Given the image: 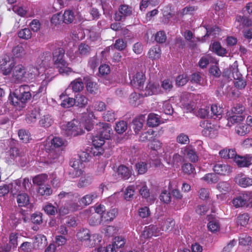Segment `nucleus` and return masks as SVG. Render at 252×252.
Instances as JSON below:
<instances>
[{
	"label": "nucleus",
	"instance_id": "f257e3e1",
	"mask_svg": "<svg viewBox=\"0 0 252 252\" xmlns=\"http://www.w3.org/2000/svg\"><path fill=\"white\" fill-rule=\"evenodd\" d=\"M88 117L84 116L81 123L77 120L74 119L70 122H65L61 125V128L63 134L67 137H74L82 134L84 132V127L88 131L91 130L94 126L93 119L95 117L91 108L87 109Z\"/></svg>",
	"mask_w": 252,
	"mask_h": 252
},
{
	"label": "nucleus",
	"instance_id": "f03ea898",
	"mask_svg": "<svg viewBox=\"0 0 252 252\" xmlns=\"http://www.w3.org/2000/svg\"><path fill=\"white\" fill-rule=\"evenodd\" d=\"M64 144V141L61 137H55L52 139L48 138L44 144V147L46 152L49 151L48 155V159L46 162L48 163L56 162L59 158V155L55 152L53 148L61 147Z\"/></svg>",
	"mask_w": 252,
	"mask_h": 252
},
{
	"label": "nucleus",
	"instance_id": "7ed1b4c3",
	"mask_svg": "<svg viewBox=\"0 0 252 252\" xmlns=\"http://www.w3.org/2000/svg\"><path fill=\"white\" fill-rule=\"evenodd\" d=\"M64 53L65 51L63 48H56L53 52V60L60 73L68 74L72 72V69L68 67L67 63L63 59Z\"/></svg>",
	"mask_w": 252,
	"mask_h": 252
},
{
	"label": "nucleus",
	"instance_id": "20e7f679",
	"mask_svg": "<svg viewBox=\"0 0 252 252\" xmlns=\"http://www.w3.org/2000/svg\"><path fill=\"white\" fill-rule=\"evenodd\" d=\"M78 240L84 243V245L89 247H94L101 241L102 237L97 234L90 235V230L88 229H80L77 234Z\"/></svg>",
	"mask_w": 252,
	"mask_h": 252
},
{
	"label": "nucleus",
	"instance_id": "39448f33",
	"mask_svg": "<svg viewBox=\"0 0 252 252\" xmlns=\"http://www.w3.org/2000/svg\"><path fill=\"white\" fill-rule=\"evenodd\" d=\"M245 110V107L241 104L237 105L232 108L230 111L227 112V117L228 122L232 124H238L243 121L245 116L243 113Z\"/></svg>",
	"mask_w": 252,
	"mask_h": 252
},
{
	"label": "nucleus",
	"instance_id": "423d86ee",
	"mask_svg": "<svg viewBox=\"0 0 252 252\" xmlns=\"http://www.w3.org/2000/svg\"><path fill=\"white\" fill-rule=\"evenodd\" d=\"M136 188L138 189L141 195L146 198L147 201L152 204L156 199V197L154 195H150L149 190L146 185V183L142 181H138L135 183Z\"/></svg>",
	"mask_w": 252,
	"mask_h": 252
},
{
	"label": "nucleus",
	"instance_id": "0eeeda50",
	"mask_svg": "<svg viewBox=\"0 0 252 252\" xmlns=\"http://www.w3.org/2000/svg\"><path fill=\"white\" fill-rule=\"evenodd\" d=\"M162 234L161 230L156 225H150L148 226H146L140 236L141 241L143 243H144V240L151 238L153 236H158Z\"/></svg>",
	"mask_w": 252,
	"mask_h": 252
},
{
	"label": "nucleus",
	"instance_id": "6e6552de",
	"mask_svg": "<svg viewBox=\"0 0 252 252\" xmlns=\"http://www.w3.org/2000/svg\"><path fill=\"white\" fill-rule=\"evenodd\" d=\"M96 133L105 140L110 139L111 134L113 133V130L111 125L107 123H99L96 125Z\"/></svg>",
	"mask_w": 252,
	"mask_h": 252
},
{
	"label": "nucleus",
	"instance_id": "1a4fd4ad",
	"mask_svg": "<svg viewBox=\"0 0 252 252\" xmlns=\"http://www.w3.org/2000/svg\"><path fill=\"white\" fill-rule=\"evenodd\" d=\"M200 126L203 128L202 133L206 136H213L216 133L218 126L212 124L208 120H202L200 123Z\"/></svg>",
	"mask_w": 252,
	"mask_h": 252
},
{
	"label": "nucleus",
	"instance_id": "9d476101",
	"mask_svg": "<svg viewBox=\"0 0 252 252\" xmlns=\"http://www.w3.org/2000/svg\"><path fill=\"white\" fill-rule=\"evenodd\" d=\"M251 194L248 192H241L232 200V204L236 208L242 207L246 205L251 201Z\"/></svg>",
	"mask_w": 252,
	"mask_h": 252
},
{
	"label": "nucleus",
	"instance_id": "9b49d317",
	"mask_svg": "<svg viewBox=\"0 0 252 252\" xmlns=\"http://www.w3.org/2000/svg\"><path fill=\"white\" fill-rule=\"evenodd\" d=\"M83 88L84 83L82 79L78 78L72 81L64 93L61 94H67L70 93V90H72V93H79L83 90Z\"/></svg>",
	"mask_w": 252,
	"mask_h": 252
},
{
	"label": "nucleus",
	"instance_id": "f8f14e48",
	"mask_svg": "<svg viewBox=\"0 0 252 252\" xmlns=\"http://www.w3.org/2000/svg\"><path fill=\"white\" fill-rule=\"evenodd\" d=\"M130 84L135 89H141L143 88L145 82V76L142 72H137L132 77L129 76Z\"/></svg>",
	"mask_w": 252,
	"mask_h": 252
},
{
	"label": "nucleus",
	"instance_id": "ddd939ff",
	"mask_svg": "<svg viewBox=\"0 0 252 252\" xmlns=\"http://www.w3.org/2000/svg\"><path fill=\"white\" fill-rule=\"evenodd\" d=\"M32 95H9V100L13 105L19 108L25 107V104L30 100Z\"/></svg>",
	"mask_w": 252,
	"mask_h": 252
},
{
	"label": "nucleus",
	"instance_id": "4468645a",
	"mask_svg": "<svg viewBox=\"0 0 252 252\" xmlns=\"http://www.w3.org/2000/svg\"><path fill=\"white\" fill-rule=\"evenodd\" d=\"M183 158L178 153L174 154L172 157H168L166 153L165 154L164 160L166 163L173 168H178L183 161Z\"/></svg>",
	"mask_w": 252,
	"mask_h": 252
},
{
	"label": "nucleus",
	"instance_id": "2eb2a0df",
	"mask_svg": "<svg viewBox=\"0 0 252 252\" xmlns=\"http://www.w3.org/2000/svg\"><path fill=\"white\" fill-rule=\"evenodd\" d=\"M13 76L17 81L26 80V71L25 67L21 64L15 65L12 69Z\"/></svg>",
	"mask_w": 252,
	"mask_h": 252
},
{
	"label": "nucleus",
	"instance_id": "dca6fc26",
	"mask_svg": "<svg viewBox=\"0 0 252 252\" xmlns=\"http://www.w3.org/2000/svg\"><path fill=\"white\" fill-rule=\"evenodd\" d=\"M214 172L220 175H226L231 172V168L227 164L223 163H216L213 168Z\"/></svg>",
	"mask_w": 252,
	"mask_h": 252
},
{
	"label": "nucleus",
	"instance_id": "f3484780",
	"mask_svg": "<svg viewBox=\"0 0 252 252\" xmlns=\"http://www.w3.org/2000/svg\"><path fill=\"white\" fill-rule=\"evenodd\" d=\"M235 25L236 28L240 30L244 27H250L252 25V21L245 16L237 15L236 17Z\"/></svg>",
	"mask_w": 252,
	"mask_h": 252
},
{
	"label": "nucleus",
	"instance_id": "a211bd4d",
	"mask_svg": "<svg viewBox=\"0 0 252 252\" xmlns=\"http://www.w3.org/2000/svg\"><path fill=\"white\" fill-rule=\"evenodd\" d=\"M236 183L240 187L247 188L252 186V178L243 174H238L235 177Z\"/></svg>",
	"mask_w": 252,
	"mask_h": 252
},
{
	"label": "nucleus",
	"instance_id": "6ab92c4d",
	"mask_svg": "<svg viewBox=\"0 0 252 252\" xmlns=\"http://www.w3.org/2000/svg\"><path fill=\"white\" fill-rule=\"evenodd\" d=\"M89 157L88 154L86 153H83L82 155L80 156L79 158L73 159L70 162V165L71 167V168L77 169H81L83 167L82 161H85L88 159L87 158Z\"/></svg>",
	"mask_w": 252,
	"mask_h": 252
},
{
	"label": "nucleus",
	"instance_id": "aec40b11",
	"mask_svg": "<svg viewBox=\"0 0 252 252\" xmlns=\"http://www.w3.org/2000/svg\"><path fill=\"white\" fill-rule=\"evenodd\" d=\"M9 62V58H5L0 62V69L4 75H9L12 72V69L14 66V62L13 61H12L10 63L7 65V63Z\"/></svg>",
	"mask_w": 252,
	"mask_h": 252
},
{
	"label": "nucleus",
	"instance_id": "412c9836",
	"mask_svg": "<svg viewBox=\"0 0 252 252\" xmlns=\"http://www.w3.org/2000/svg\"><path fill=\"white\" fill-rule=\"evenodd\" d=\"M181 153L184 155L187 153L191 162H195L198 160V157L191 145L182 148Z\"/></svg>",
	"mask_w": 252,
	"mask_h": 252
},
{
	"label": "nucleus",
	"instance_id": "4be33fe9",
	"mask_svg": "<svg viewBox=\"0 0 252 252\" xmlns=\"http://www.w3.org/2000/svg\"><path fill=\"white\" fill-rule=\"evenodd\" d=\"M44 71V69L40 67V68L31 66L29 67L28 73H26V78H28L29 80H32L35 78L36 76L39 75V74L42 73Z\"/></svg>",
	"mask_w": 252,
	"mask_h": 252
},
{
	"label": "nucleus",
	"instance_id": "5701e85b",
	"mask_svg": "<svg viewBox=\"0 0 252 252\" xmlns=\"http://www.w3.org/2000/svg\"><path fill=\"white\" fill-rule=\"evenodd\" d=\"M61 101V105L63 108H69L75 104V98L69 97V95H60Z\"/></svg>",
	"mask_w": 252,
	"mask_h": 252
},
{
	"label": "nucleus",
	"instance_id": "b1692460",
	"mask_svg": "<svg viewBox=\"0 0 252 252\" xmlns=\"http://www.w3.org/2000/svg\"><path fill=\"white\" fill-rule=\"evenodd\" d=\"M117 173L120 178L125 180L128 179L131 173L130 169L124 165L119 166L117 170Z\"/></svg>",
	"mask_w": 252,
	"mask_h": 252
},
{
	"label": "nucleus",
	"instance_id": "393cba45",
	"mask_svg": "<svg viewBox=\"0 0 252 252\" xmlns=\"http://www.w3.org/2000/svg\"><path fill=\"white\" fill-rule=\"evenodd\" d=\"M164 122L159 119V116L155 114L151 113L148 115L147 120V125L151 127L158 126L160 123Z\"/></svg>",
	"mask_w": 252,
	"mask_h": 252
},
{
	"label": "nucleus",
	"instance_id": "a878e982",
	"mask_svg": "<svg viewBox=\"0 0 252 252\" xmlns=\"http://www.w3.org/2000/svg\"><path fill=\"white\" fill-rule=\"evenodd\" d=\"M52 55L50 52H46L42 54L41 57V63L40 65L44 69L45 68L49 67L51 63Z\"/></svg>",
	"mask_w": 252,
	"mask_h": 252
},
{
	"label": "nucleus",
	"instance_id": "bb28decb",
	"mask_svg": "<svg viewBox=\"0 0 252 252\" xmlns=\"http://www.w3.org/2000/svg\"><path fill=\"white\" fill-rule=\"evenodd\" d=\"M39 115V110L34 108L26 115V121L29 124L34 123L36 121L37 117Z\"/></svg>",
	"mask_w": 252,
	"mask_h": 252
},
{
	"label": "nucleus",
	"instance_id": "cd10ccee",
	"mask_svg": "<svg viewBox=\"0 0 252 252\" xmlns=\"http://www.w3.org/2000/svg\"><path fill=\"white\" fill-rule=\"evenodd\" d=\"M220 156L223 158H231L234 160L235 156L237 155L236 152L234 149H224L220 151Z\"/></svg>",
	"mask_w": 252,
	"mask_h": 252
},
{
	"label": "nucleus",
	"instance_id": "c85d7f7f",
	"mask_svg": "<svg viewBox=\"0 0 252 252\" xmlns=\"http://www.w3.org/2000/svg\"><path fill=\"white\" fill-rule=\"evenodd\" d=\"M98 194L95 192H92L83 196L80 200V204L83 205H88L90 204L94 199L97 198Z\"/></svg>",
	"mask_w": 252,
	"mask_h": 252
},
{
	"label": "nucleus",
	"instance_id": "c756f323",
	"mask_svg": "<svg viewBox=\"0 0 252 252\" xmlns=\"http://www.w3.org/2000/svg\"><path fill=\"white\" fill-rule=\"evenodd\" d=\"M54 121L50 115H45L42 116L39 121V125L43 127H48L53 124Z\"/></svg>",
	"mask_w": 252,
	"mask_h": 252
},
{
	"label": "nucleus",
	"instance_id": "7c9ffc66",
	"mask_svg": "<svg viewBox=\"0 0 252 252\" xmlns=\"http://www.w3.org/2000/svg\"><path fill=\"white\" fill-rule=\"evenodd\" d=\"M48 180V175L46 174H41L34 176L32 178V182L34 185L39 187L44 185Z\"/></svg>",
	"mask_w": 252,
	"mask_h": 252
},
{
	"label": "nucleus",
	"instance_id": "2f4dec72",
	"mask_svg": "<svg viewBox=\"0 0 252 252\" xmlns=\"http://www.w3.org/2000/svg\"><path fill=\"white\" fill-rule=\"evenodd\" d=\"M27 46L18 45L13 48L12 53L16 57L21 58L27 53Z\"/></svg>",
	"mask_w": 252,
	"mask_h": 252
},
{
	"label": "nucleus",
	"instance_id": "473e14b6",
	"mask_svg": "<svg viewBox=\"0 0 252 252\" xmlns=\"http://www.w3.org/2000/svg\"><path fill=\"white\" fill-rule=\"evenodd\" d=\"M181 98V105L186 109L187 112H191L195 108V104L194 102H187L186 100V95H183Z\"/></svg>",
	"mask_w": 252,
	"mask_h": 252
},
{
	"label": "nucleus",
	"instance_id": "72a5a7b5",
	"mask_svg": "<svg viewBox=\"0 0 252 252\" xmlns=\"http://www.w3.org/2000/svg\"><path fill=\"white\" fill-rule=\"evenodd\" d=\"M144 119L142 116L136 118L133 120V128L136 133H138L143 127Z\"/></svg>",
	"mask_w": 252,
	"mask_h": 252
},
{
	"label": "nucleus",
	"instance_id": "f704fd0d",
	"mask_svg": "<svg viewBox=\"0 0 252 252\" xmlns=\"http://www.w3.org/2000/svg\"><path fill=\"white\" fill-rule=\"evenodd\" d=\"M211 110L212 112V117H215L214 118L221 117L223 112V108L220 105L217 104H213L211 106Z\"/></svg>",
	"mask_w": 252,
	"mask_h": 252
},
{
	"label": "nucleus",
	"instance_id": "c9c22d12",
	"mask_svg": "<svg viewBox=\"0 0 252 252\" xmlns=\"http://www.w3.org/2000/svg\"><path fill=\"white\" fill-rule=\"evenodd\" d=\"M91 51V47L85 43H81L78 46V53L81 56L89 55Z\"/></svg>",
	"mask_w": 252,
	"mask_h": 252
},
{
	"label": "nucleus",
	"instance_id": "e433bc0d",
	"mask_svg": "<svg viewBox=\"0 0 252 252\" xmlns=\"http://www.w3.org/2000/svg\"><path fill=\"white\" fill-rule=\"evenodd\" d=\"M104 143L105 140L96 133L93 137L92 144L95 148H100Z\"/></svg>",
	"mask_w": 252,
	"mask_h": 252
},
{
	"label": "nucleus",
	"instance_id": "4c0bfd02",
	"mask_svg": "<svg viewBox=\"0 0 252 252\" xmlns=\"http://www.w3.org/2000/svg\"><path fill=\"white\" fill-rule=\"evenodd\" d=\"M234 161L237 163L238 166L241 167H248L251 163L246 158L243 157L238 156H235Z\"/></svg>",
	"mask_w": 252,
	"mask_h": 252
},
{
	"label": "nucleus",
	"instance_id": "58836bf2",
	"mask_svg": "<svg viewBox=\"0 0 252 252\" xmlns=\"http://www.w3.org/2000/svg\"><path fill=\"white\" fill-rule=\"evenodd\" d=\"M250 217L248 214L244 213L239 215L237 218V223L241 226H246L249 221Z\"/></svg>",
	"mask_w": 252,
	"mask_h": 252
},
{
	"label": "nucleus",
	"instance_id": "ea45409f",
	"mask_svg": "<svg viewBox=\"0 0 252 252\" xmlns=\"http://www.w3.org/2000/svg\"><path fill=\"white\" fill-rule=\"evenodd\" d=\"M86 88L87 91L90 94H97L98 92V85L91 80L87 81Z\"/></svg>",
	"mask_w": 252,
	"mask_h": 252
},
{
	"label": "nucleus",
	"instance_id": "a19ab883",
	"mask_svg": "<svg viewBox=\"0 0 252 252\" xmlns=\"http://www.w3.org/2000/svg\"><path fill=\"white\" fill-rule=\"evenodd\" d=\"M9 189L13 194H16L18 191L22 190L21 181L20 180H15L11 184L8 185Z\"/></svg>",
	"mask_w": 252,
	"mask_h": 252
},
{
	"label": "nucleus",
	"instance_id": "79ce46f5",
	"mask_svg": "<svg viewBox=\"0 0 252 252\" xmlns=\"http://www.w3.org/2000/svg\"><path fill=\"white\" fill-rule=\"evenodd\" d=\"M17 201L19 206H26L29 202V196L26 193L20 194L17 196Z\"/></svg>",
	"mask_w": 252,
	"mask_h": 252
},
{
	"label": "nucleus",
	"instance_id": "37998d69",
	"mask_svg": "<svg viewBox=\"0 0 252 252\" xmlns=\"http://www.w3.org/2000/svg\"><path fill=\"white\" fill-rule=\"evenodd\" d=\"M230 70L232 72V77L234 80H239L243 77L238 68V63L237 61L234 63L230 67Z\"/></svg>",
	"mask_w": 252,
	"mask_h": 252
},
{
	"label": "nucleus",
	"instance_id": "c03bdc74",
	"mask_svg": "<svg viewBox=\"0 0 252 252\" xmlns=\"http://www.w3.org/2000/svg\"><path fill=\"white\" fill-rule=\"evenodd\" d=\"M62 17L64 23H71L74 19V12L70 10H65Z\"/></svg>",
	"mask_w": 252,
	"mask_h": 252
},
{
	"label": "nucleus",
	"instance_id": "a18cd8bd",
	"mask_svg": "<svg viewBox=\"0 0 252 252\" xmlns=\"http://www.w3.org/2000/svg\"><path fill=\"white\" fill-rule=\"evenodd\" d=\"M160 49L159 47H153L148 52L149 57L153 60L158 59L160 57Z\"/></svg>",
	"mask_w": 252,
	"mask_h": 252
},
{
	"label": "nucleus",
	"instance_id": "49530a36",
	"mask_svg": "<svg viewBox=\"0 0 252 252\" xmlns=\"http://www.w3.org/2000/svg\"><path fill=\"white\" fill-rule=\"evenodd\" d=\"M93 178L90 176H86L81 177L78 183V187L79 188H84L87 187L92 183Z\"/></svg>",
	"mask_w": 252,
	"mask_h": 252
},
{
	"label": "nucleus",
	"instance_id": "de8ad7c7",
	"mask_svg": "<svg viewBox=\"0 0 252 252\" xmlns=\"http://www.w3.org/2000/svg\"><path fill=\"white\" fill-rule=\"evenodd\" d=\"M209 231L215 233L219 231L220 229V225L217 220H210L207 225Z\"/></svg>",
	"mask_w": 252,
	"mask_h": 252
},
{
	"label": "nucleus",
	"instance_id": "09e8293b",
	"mask_svg": "<svg viewBox=\"0 0 252 252\" xmlns=\"http://www.w3.org/2000/svg\"><path fill=\"white\" fill-rule=\"evenodd\" d=\"M18 135L21 140L24 143H28L31 139V134L28 131L20 129L18 132Z\"/></svg>",
	"mask_w": 252,
	"mask_h": 252
},
{
	"label": "nucleus",
	"instance_id": "8fccbe9b",
	"mask_svg": "<svg viewBox=\"0 0 252 252\" xmlns=\"http://www.w3.org/2000/svg\"><path fill=\"white\" fill-rule=\"evenodd\" d=\"M175 222L172 218H168L161 225L160 229L161 230V232L163 231H167L172 228L174 225Z\"/></svg>",
	"mask_w": 252,
	"mask_h": 252
},
{
	"label": "nucleus",
	"instance_id": "3c124183",
	"mask_svg": "<svg viewBox=\"0 0 252 252\" xmlns=\"http://www.w3.org/2000/svg\"><path fill=\"white\" fill-rule=\"evenodd\" d=\"M202 179L209 184L215 183L219 180L218 177L214 173L207 174Z\"/></svg>",
	"mask_w": 252,
	"mask_h": 252
},
{
	"label": "nucleus",
	"instance_id": "603ef678",
	"mask_svg": "<svg viewBox=\"0 0 252 252\" xmlns=\"http://www.w3.org/2000/svg\"><path fill=\"white\" fill-rule=\"evenodd\" d=\"M127 46L126 42L123 39L119 38L115 41L113 44V47L119 51H123L126 49Z\"/></svg>",
	"mask_w": 252,
	"mask_h": 252
},
{
	"label": "nucleus",
	"instance_id": "864d4df0",
	"mask_svg": "<svg viewBox=\"0 0 252 252\" xmlns=\"http://www.w3.org/2000/svg\"><path fill=\"white\" fill-rule=\"evenodd\" d=\"M159 198L162 202L168 204L171 202V197L169 191L164 189L162 190L159 196Z\"/></svg>",
	"mask_w": 252,
	"mask_h": 252
},
{
	"label": "nucleus",
	"instance_id": "5fc2aeb1",
	"mask_svg": "<svg viewBox=\"0 0 252 252\" xmlns=\"http://www.w3.org/2000/svg\"><path fill=\"white\" fill-rule=\"evenodd\" d=\"M117 213V209H113L107 212V213L104 214L101 217L104 218L106 221H111L116 217Z\"/></svg>",
	"mask_w": 252,
	"mask_h": 252
},
{
	"label": "nucleus",
	"instance_id": "6e6d98bb",
	"mask_svg": "<svg viewBox=\"0 0 252 252\" xmlns=\"http://www.w3.org/2000/svg\"><path fill=\"white\" fill-rule=\"evenodd\" d=\"M182 170L184 173L188 175H195V169L190 163H185L182 166Z\"/></svg>",
	"mask_w": 252,
	"mask_h": 252
},
{
	"label": "nucleus",
	"instance_id": "4d7b16f0",
	"mask_svg": "<svg viewBox=\"0 0 252 252\" xmlns=\"http://www.w3.org/2000/svg\"><path fill=\"white\" fill-rule=\"evenodd\" d=\"M38 192L41 195H50L52 193V189L50 186H42L39 187Z\"/></svg>",
	"mask_w": 252,
	"mask_h": 252
},
{
	"label": "nucleus",
	"instance_id": "13d9d810",
	"mask_svg": "<svg viewBox=\"0 0 252 252\" xmlns=\"http://www.w3.org/2000/svg\"><path fill=\"white\" fill-rule=\"evenodd\" d=\"M77 209L78 207L75 205H71L69 207L67 205H66L59 209V214L60 215H64L69 213L70 211H74Z\"/></svg>",
	"mask_w": 252,
	"mask_h": 252
},
{
	"label": "nucleus",
	"instance_id": "bf43d9fd",
	"mask_svg": "<svg viewBox=\"0 0 252 252\" xmlns=\"http://www.w3.org/2000/svg\"><path fill=\"white\" fill-rule=\"evenodd\" d=\"M235 130L237 133L240 135H244L250 131V128L247 125H238L236 127Z\"/></svg>",
	"mask_w": 252,
	"mask_h": 252
},
{
	"label": "nucleus",
	"instance_id": "052dcab7",
	"mask_svg": "<svg viewBox=\"0 0 252 252\" xmlns=\"http://www.w3.org/2000/svg\"><path fill=\"white\" fill-rule=\"evenodd\" d=\"M45 213L48 215H55L57 213V208L51 203H47L44 207Z\"/></svg>",
	"mask_w": 252,
	"mask_h": 252
},
{
	"label": "nucleus",
	"instance_id": "680f3d73",
	"mask_svg": "<svg viewBox=\"0 0 252 252\" xmlns=\"http://www.w3.org/2000/svg\"><path fill=\"white\" fill-rule=\"evenodd\" d=\"M119 10L125 17L130 15L132 11V8L126 4L121 5L119 8Z\"/></svg>",
	"mask_w": 252,
	"mask_h": 252
},
{
	"label": "nucleus",
	"instance_id": "e2e57ef3",
	"mask_svg": "<svg viewBox=\"0 0 252 252\" xmlns=\"http://www.w3.org/2000/svg\"><path fill=\"white\" fill-rule=\"evenodd\" d=\"M18 36L24 39H29L32 37V32L28 28L20 30L18 32Z\"/></svg>",
	"mask_w": 252,
	"mask_h": 252
},
{
	"label": "nucleus",
	"instance_id": "0e129e2a",
	"mask_svg": "<svg viewBox=\"0 0 252 252\" xmlns=\"http://www.w3.org/2000/svg\"><path fill=\"white\" fill-rule=\"evenodd\" d=\"M217 188L220 192L225 193L230 189V185L227 182H221L218 184Z\"/></svg>",
	"mask_w": 252,
	"mask_h": 252
},
{
	"label": "nucleus",
	"instance_id": "69168bd1",
	"mask_svg": "<svg viewBox=\"0 0 252 252\" xmlns=\"http://www.w3.org/2000/svg\"><path fill=\"white\" fill-rule=\"evenodd\" d=\"M127 127V123L122 121L117 123L115 129L118 133H123L126 130Z\"/></svg>",
	"mask_w": 252,
	"mask_h": 252
},
{
	"label": "nucleus",
	"instance_id": "338daca9",
	"mask_svg": "<svg viewBox=\"0 0 252 252\" xmlns=\"http://www.w3.org/2000/svg\"><path fill=\"white\" fill-rule=\"evenodd\" d=\"M75 104L79 107H83L88 102V98L86 95H76Z\"/></svg>",
	"mask_w": 252,
	"mask_h": 252
},
{
	"label": "nucleus",
	"instance_id": "774afa93",
	"mask_svg": "<svg viewBox=\"0 0 252 252\" xmlns=\"http://www.w3.org/2000/svg\"><path fill=\"white\" fill-rule=\"evenodd\" d=\"M126 243V240L121 236L116 237L112 245L116 248L123 247Z\"/></svg>",
	"mask_w": 252,
	"mask_h": 252
}]
</instances>
